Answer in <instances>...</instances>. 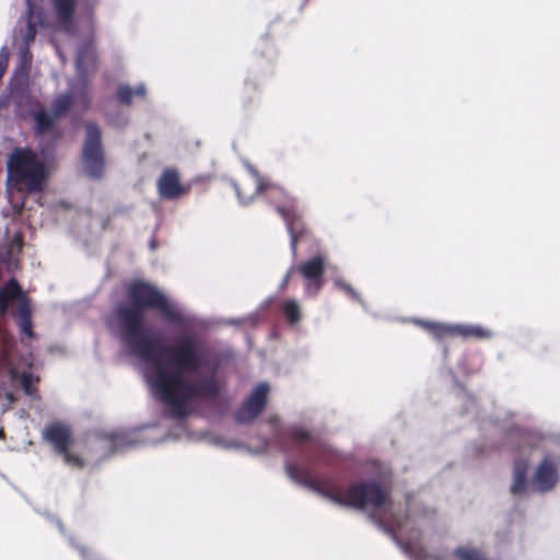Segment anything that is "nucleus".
Returning <instances> with one entry per match:
<instances>
[{
  "mask_svg": "<svg viewBox=\"0 0 560 560\" xmlns=\"http://www.w3.org/2000/svg\"><path fill=\"white\" fill-rule=\"evenodd\" d=\"M128 303L113 310L109 326L132 354L151 365L147 381L154 395L167 407L172 416L183 419L196 399H213L221 392L215 374L186 377L200 371L206 363L198 339L184 335L166 347L144 326V312L159 311L171 324L183 325L185 316L154 284L135 280L126 289Z\"/></svg>",
  "mask_w": 560,
  "mask_h": 560,
  "instance_id": "1",
  "label": "nucleus"
},
{
  "mask_svg": "<svg viewBox=\"0 0 560 560\" xmlns=\"http://www.w3.org/2000/svg\"><path fill=\"white\" fill-rule=\"evenodd\" d=\"M285 469L292 479L338 505L363 510L366 506L380 509L389 502V490L377 480L357 481L342 490L328 480L314 477L298 464L287 463Z\"/></svg>",
  "mask_w": 560,
  "mask_h": 560,
  "instance_id": "2",
  "label": "nucleus"
},
{
  "mask_svg": "<svg viewBox=\"0 0 560 560\" xmlns=\"http://www.w3.org/2000/svg\"><path fill=\"white\" fill-rule=\"evenodd\" d=\"M285 469L292 479L338 505L363 510L366 506L380 509L389 502V490L377 480L357 481L342 490L328 480L314 477L298 464L287 463Z\"/></svg>",
  "mask_w": 560,
  "mask_h": 560,
  "instance_id": "3",
  "label": "nucleus"
},
{
  "mask_svg": "<svg viewBox=\"0 0 560 560\" xmlns=\"http://www.w3.org/2000/svg\"><path fill=\"white\" fill-rule=\"evenodd\" d=\"M247 170L255 183V190L253 194L247 195L238 183H234L233 186L238 199L245 203L260 194H269L271 196L279 195L283 197V201L276 206V211L285 223L287 231L290 235L291 253L293 257H295L299 243L310 237L312 234L303 214L298 209V199L284 191L281 187L269 183L253 165H248Z\"/></svg>",
  "mask_w": 560,
  "mask_h": 560,
  "instance_id": "4",
  "label": "nucleus"
},
{
  "mask_svg": "<svg viewBox=\"0 0 560 560\" xmlns=\"http://www.w3.org/2000/svg\"><path fill=\"white\" fill-rule=\"evenodd\" d=\"M8 176L19 189L39 192L44 189L47 171L45 164L31 148H15L9 155Z\"/></svg>",
  "mask_w": 560,
  "mask_h": 560,
  "instance_id": "5",
  "label": "nucleus"
},
{
  "mask_svg": "<svg viewBox=\"0 0 560 560\" xmlns=\"http://www.w3.org/2000/svg\"><path fill=\"white\" fill-rule=\"evenodd\" d=\"M266 421L273 427V440L281 451L288 452L291 450L288 441L290 440L293 444L292 447L300 450L303 453L304 460L308 464L322 460L325 445L319 439L314 438L308 430L298 425L281 428L277 416H269Z\"/></svg>",
  "mask_w": 560,
  "mask_h": 560,
  "instance_id": "6",
  "label": "nucleus"
},
{
  "mask_svg": "<svg viewBox=\"0 0 560 560\" xmlns=\"http://www.w3.org/2000/svg\"><path fill=\"white\" fill-rule=\"evenodd\" d=\"M85 139L82 147V164L86 174L93 179H101L105 174L106 158L101 128L93 121L84 125Z\"/></svg>",
  "mask_w": 560,
  "mask_h": 560,
  "instance_id": "7",
  "label": "nucleus"
},
{
  "mask_svg": "<svg viewBox=\"0 0 560 560\" xmlns=\"http://www.w3.org/2000/svg\"><path fill=\"white\" fill-rule=\"evenodd\" d=\"M296 275L305 282V292L311 295L317 294L324 285L326 270V258L324 255H316L300 265H293Z\"/></svg>",
  "mask_w": 560,
  "mask_h": 560,
  "instance_id": "8",
  "label": "nucleus"
},
{
  "mask_svg": "<svg viewBox=\"0 0 560 560\" xmlns=\"http://www.w3.org/2000/svg\"><path fill=\"white\" fill-rule=\"evenodd\" d=\"M268 393L269 386L267 383L258 384L235 411V421L241 424L253 422L265 410L268 402Z\"/></svg>",
  "mask_w": 560,
  "mask_h": 560,
  "instance_id": "9",
  "label": "nucleus"
},
{
  "mask_svg": "<svg viewBox=\"0 0 560 560\" xmlns=\"http://www.w3.org/2000/svg\"><path fill=\"white\" fill-rule=\"evenodd\" d=\"M156 188L163 200H177L190 191V185L182 183L180 173L175 167L163 170L156 182Z\"/></svg>",
  "mask_w": 560,
  "mask_h": 560,
  "instance_id": "10",
  "label": "nucleus"
},
{
  "mask_svg": "<svg viewBox=\"0 0 560 560\" xmlns=\"http://www.w3.org/2000/svg\"><path fill=\"white\" fill-rule=\"evenodd\" d=\"M32 63V55L26 47L21 54L20 66L15 69L14 75L10 82V90L15 100V103L21 105L23 98L32 100V96L26 91L28 72Z\"/></svg>",
  "mask_w": 560,
  "mask_h": 560,
  "instance_id": "11",
  "label": "nucleus"
},
{
  "mask_svg": "<svg viewBox=\"0 0 560 560\" xmlns=\"http://www.w3.org/2000/svg\"><path fill=\"white\" fill-rule=\"evenodd\" d=\"M16 302L18 306L31 303V299L27 293L24 292L21 284L15 278L9 279L0 288V317L5 316L9 313L10 305Z\"/></svg>",
  "mask_w": 560,
  "mask_h": 560,
  "instance_id": "12",
  "label": "nucleus"
},
{
  "mask_svg": "<svg viewBox=\"0 0 560 560\" xmlns=\"http://www.w3.org/2000/svg\"><path fill=\"white\" fill-rule=\"evenodd\" d=\"M43 438L51 445L57 454L66 452V448L72 445L71 430L67 424L61 422H52L46 425L43 431Z\"/></svg>",
  "mask_w": 560,
  "mask_h": 560,
  "instance_id": "13",
  "label": "nucleus"
},
{
  "mask_svg": "<svg viewBox=\"0 0 560 560\" xmlns=\"http://www.w3.org/2000/svg\"><path fill=\"white\" fill-rule=\"evenodd\" d=\"M559 480L558 468L548 457L544 458L537 467L534 481L541 492L550 491Z\"/></svg>",
  "mask_w": 560,
  "mask_h": 560,
  "instance_id": "14",
  "label": "nucleus"
},
{
  "mask_svg": "<svg viewBox=\"0 0 560 560\" xmlns=\"http://www.w3.org/2000/svg\"><path fill=\"white\" fill-rule=\"evenodd\" d=\"M35 104L38 107V109L33 114V129L35 135L44 136L52 133L59 119L51 112L48 113L38 101L35 100Z\"/></svg>",
  "mask_w": 560,
  "mask_h": 560,
  "instance_id": "15",
  "label": "nucleus"
},
{
  "mask_svg": "<svg viewBox=\"0 0 560 560\" xmlns=\"http://www.w3.org/2000/svg\"><path fill=\"white\" fill-rule=\"evenodd\" d=\"M77 2L78 0H50L58 22L67 30L74 23Z\"/></svg>",
  "mask_w": 560,
  "mask_h": 560,
  "instance_id": "16",
  "label": "nucleus"
},
{
  "mask_svg": "<svg viewBox=\"0 0 560 560\" xmlns=\"http://www.w3.org/2000/svg\"><path fill=\"white\" fill-rule=\"evenodd\" d=\"M16 317L18 326L23 336L27 339L35 338V331L33 329V319H32V304H23L16 307V311L13 313Z\"/></svg>",
  "mask_w": 560,
  "mask_h": 560,
  "instance_id": "17",
  "label": "nucleus"
},
{
  "mask_svg": "<svg viewBox=\"0 0 560 560\" xmlns=\"http://www.w3.org/2000/svg\"><path fill=\"white\" fill-rule=\"evenodd\" d=\"M491 330L479 325H455L454 338L483 340L491 338Z\"/></svg>",
  "mask_w": 560,
  "mask_h": 560,
  "instance_id": "18",
  "label": "nucleus"
},
{
  "mask_svg": "<svg viewBox=\"0 0 560 560\" xmlns=\"http://www.w3.org/2000/svg\"><path fill=\"white\" fill-rule=\"evenodd\" d=\"M74 103V97L72 93H61L58 94L51 104V113L60 119L72 108Z\"/></svg>",
  "mask_w": 560,
  "mask_h": 560,
  "instance_id": "19",
  "label": "nucleus"
},
{
  "mask_svg": "<svg viewBox=\"0 0 560 560\" xmlns=\"http://www.w3.org/2000/svg\"><path fill=\"white\" fill-rule=\"evenodd\" d=\"M527 488V464L516 463L513 474V483L511 486V492L513 494H521L526 491Z\"/></svg>",
  "mask_w": 560,
  "mask_h": 560,
  "instance_id": "20",
  "label": "nucleus"
},
{
  "mask_svg": "<svg viewBox=\"0 0 560 560\" xmlns=\"http://www.w3.org/2000/svg\"><path fill=\"white\" fill-rule=\"evenodd\" d=\"M422 327L438 340L454 338L455 325L423 322Z\"/></svg>",
  "mask_w": 560,
  "mask_h": 560,
  "instance_id": "21",
  "label": "nucleus"
},
{
  "mask_svg": "<svg viewBox=\"0 0 560 560\" xmlns=\"http://www.w3.org/2000/svg\"><path fill=\"white\" fill-rule=\"evenodd\" d=\"M281 311L288 324L295 325L301 320V308L296 301L288 300L283 302Z\"/></svg>",
  "mask_w": 560,
  "mask_h": 560,
  "instance_id": "22",
  "label": "nucleus"
},
{
  "mask_svg": "<svg viewBox=\"0 0 560 560\" xmlns=\"http://www.w3.org/2000/svg\"><path fill=\"white\" fill-rule=\"evenodd\" d=\"M454 556L458 560H488L481 550L467 546L456 548Z\"/></svg>",
  "mask_w": 560,
  "mask_h": 560,
  "instance_id": "23",
  "label": "nucleus"
},
{
  "mask_svg": "<svg viewBox=\"0 0 560 560\" xmlns=\"http://www.w3.org/2000/svg\"><path fill=\"white\" fill-rule=\"evenodd\" d=\"M28 2V18L26 21V32L24 34V42L25 45L28 47L35 39L37 30L36 25L33 21V5L31 3V0H27Z\"/></svg>",
  "mask_w": 560,
  "mask_h": 560,
  "instance_id": "24",
  "label": "nucleus"
},
{
  "mask_svg": "<svg viewBox=\"0 0 560 560\" xmlns=\"http://www.w3.org/2000/svg\"><path fill=\"white\" fill-rule=\"evenodd\" d=\"M58 455L62 456L65 463L74 468H82L84 466V460L74 453L70 452V447L66 448V452H60Z\"/></svg>",
  "mask_w": 560,
  "mask_h": 560,
  "instance_id": "25",
  "label": "nucleus"
},
{
  "mask_svg": "<svg viewBox=\"0 0 560 560\" xmlns=\"http://www.w3.org/2000/svg\"><path fill=\"white\" fill-rule=\"evenodd\" d=\"M133 98V89L128 85H121L117 90V100L124 105L131 104Z\"/></svg>",
  "mask_w": 560,
  "mask_h": 560,
  "instance_id": "26",
  "label": "nucleus"
},
{
  "mask_svg": "<svg viewBox=\"0 0 560 560\" xmlns=\"http://www.w3.org/2000/svg\"><path fill=\"white\" fill-rule=\"evenodd\" d=\"M33 374L28 372H24L21 375V385L24 390V393L27 396H33L36 393V387L33 386Z\"/></svg>",
  "mask_w": 560,
  "mask_h": 560,
  "instance_id": "27",
  "label": "nucleus"
},
{
  "mask_svg": "<svg viewBox=\"0 0 560 560\" xmlns=\"http://www.w3.org/2000/svg\"><path fill=\"white\" fill-rule=\"evenodd\" d=\"M12 364L11 353L7 348H3L0 353V370L8 369Z\"/></svg>",
  "mask_w": 560,
  "mask_h": 560,
  "instance_id": "28",
  "label": "nucleus"
},
{
  "mask_svg": "<svg viewBox=\"0 0 560 560\" xmlns=\"http://www.w3.org/2000/svg\"><path fill=\"white\" fill-rule=\"evenodd\" d=\"M295 275H296V272H295V270H294L293 266H291V267L288 269V271H287V273H285V276H284V278H283L282 282H281L280 289H281V290H284V289L289 285V282L291 281V279H292Z\"/></svg>",
  "mask_w": 560,
  "mask_h": 560,
  "instance_id": "29",
  "label": "nucleus"
},
{
  "mask_svg": "<svg viewBox=\"0 0 560 560\" xmlns=\"http://www.w3.org/2000/svg\"><path fill=\"white\" fill-rule=\"evenodd\" d=\"M4 398L8 400L9 405H12L16 401V396L12 392H5Z\"/></svg>",
  "mask_w": 560,
  "mask_h": 560,
  "instance_id": "30",
  "label": "nucleus"
},
{
  "mask_svg": "<svg viewBox=\"0 0 560 560\" xmlns=\"http://www.w3.org/2000/svg\"><path fill=\"white\" fill-rule=\"evenodd\" d=\"M135 95L143 97L145 95V88L143 85H139L133 89V96Z\"/></svg>",
  "mask_w": 560,
  "mask_h": 560,
  "instance_id": "31",
  "label": "nucleus"
},
{
  "mask_svg": "<svg viewBox=\"0 0 560 560\" xmlns=\"http://www.w3.org/2000/svg\"><path fill=\"white\" fill-rule=\"evenodd\" d=\"M8 371H9L10 377H11L12 380H15V378H16V375H18V372H16L15 368L13 366V364H11V365L8 368Z\"/></svg>",
  "mask_w": 560,
  "mask_h": 560,
  "instance_id": "32",
  "label": "nucleus"
},
{
  "mask_svg": "<svg viewBox=\"0 0 560 560\" xmlns=\"http://www.w3.org/2000/svg\"><path fill=\"white\" fill-rule=\"evenodd\" d=\"M341 288L349 294H354V290L351 288V285L347 284V283H341L340 284Z\"/></svg>",
  "mask_w": 560,
  "mask_h": 560,
  "instance_id": "33",
  "label": "nucleus"
},
{
  "mask_svg": "<svg viewBox=\"0 0 560 560\" xmlns=\"http://www.w3.org/2000/svg\"><path fill=\"white\" fill-rule=\"evenodd\" d=\"M4 438H5L4 430L2 428H0V440H2Z\"/></svg>",
  "mask_w": 560,
  "mask_h": 560,
  "instance_id": "34",
  "label": "nucleus"
},
{
  "mask_svg": "<svg viewBox=\"0 0 560 560\" xmlns=\"http://www.w3.org/2000/svg\"><path fill=\"white\" fill-rule=\"evenodd\" d=\"M82 63V55L80 54V56L78 57V65L80 66Z\"/></svg>",
  "mask_w": 560,
  "mask_h": 560,
  "instance_id": "35",
  "label": "nucleus"
}]
</instances>
